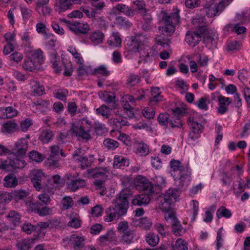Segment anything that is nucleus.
Here are the masks:
<instances>
[{
    "mask_svg": "<svg viewBox=\"0 0 250 250\" xmlns=\"http://www.w3.org/2000/svg\"><path fill=\"white\" fill-rule=\"evenodd\" d=\"M62 209L67 210L73 205V201L70 196H64L61 201Z\"/></svg>",
    "mask_w": 250,
    "mask_h": 250,
    "instance_id": "48",
    "label": "nucleus"
},
{
    "mask_svg": "<svg viewBox=\"0 0 250 250\" xmlns=\"http://www.w3.org/2000/svg\"><path fill=\"white\" fill-rule=\"evenodd\" d=\"M177 197L178 191L175 188H169L162 197L165 198V200L169 199L172 201L173 199H176Z\"/></svg>",
    "mask_w": 250,
    "mask_h": 250,
    "instance_id": "46",
    "label": "nucleus"
},
{
    "mask_svg": "<svg viewBox=\"0 0 250 250\" xmlns=\"http://www.w3.org/2000/svg\"><path fill=\"white\" fill-rule=\"evenodd\" d=\"M201 37L198 33L188 32L186 34L185 40L191 46L194 47L200 42Z\"/></svg>",
    "mask_w": 250,
    "mask_h": 250,
    "instance_id": "19",
    "label": "nucleus"
},
{
    "mask_svg": "<svg viewBox=\"0 0 250 250\" xmlns=\"http://www.w3.org/2000/svg\"><path fill=\"white\" fill-rule=\"evenodd\" d=\"M115 108V106H110L109 107L102 105L99 108L96 109V113L102 115L105 118H109L110 117L112 110Z\"/></svg>",
    "mask_w": 250,
    "mask_h": 250,
    "instance_id": "23",
    "label": "nucleus"
},
{
    "mask_svg": "<svg viewBox=\"0 0 250 250\" xmlns=\"http://www.w3.org/2000/svg\"><path fill=\"white\" fill-rule=\"evenodd\" d=\"M77 162L82 169H85L91 166L93 160L92 158H89L85 155L80 159V161H77Z\"/></svg>",
    "mask_w": 250,
    "mask_h": 250,
    "instance_id": "45",
    "label": "nucleus"
},
{
    "mask_svg": "<svg viewBox=\"0 0 250 250\" xmlns=\"http://www.w3.org/2000/svg\"><path fill=\"white\" fill-rule=\"evenodd\" d=\"M154 227L162 237H166L168 231L167 228L166 226L160 223L157 222L154 224Z\"/></svg>",
    "mask_w": 250,
    "mask_h": 250,
    "instance_id": "49",
    "label": "nucleus"
},
{
    "mask_svg": "<svg viewBox=\"0 0 250 250\" xmlns=\"http://www.w3.org/2000/svg\"><path fill=\"white\" fill-rule=\"evenodd\" d=\"M39 64L33 59L28 58L25 59L22 64L23 68L27 71H34L37 69Z\"/></svg>",
    "mask_w": 250,
    "mask_h": 250,
    "instance_id": "25",
    "label": "nucleus"
},
{
    "mask_svg": "<svg viewBox=\"0 0 250 250\" xmlns=\"http://www.w3.org/2000/svg\"><path fill=\"white\" fill-rule=\"evenodd\" d=\"M125 165V159L123 156H116L114 159L113 167L115 168H121Z\"/></svg>",
    "mask_w": 250,
    "mask_h": 250,
    "instance_id": "53",
    "label": "nucleus"
},
{
    "mask_svg": "<svg viewBox=\"0 0 250 250\" xmlns=\"http://www.w3.org/2000/svg\"><path fill=\"white\" fill-rule=\"evenodd\" d=\"M188 123L191 129L189 133L188 141L189 144L194 145L196 140L200 137V134L202 132L203 126L190 119L188 120Z\"/></svg>",
    "mask_w": 250,
    "mask_h": 250,
    "instance_id": "8",
    "label": "nucleus"
},
{
    "mask_svg": "<svg viewBox=\"0 0 250 250\" xmlns=\"http://www.w3.org/2000/svg\"><path fill=\"white\" fill-rule=\"evenodd\" d=\"M4 185L8 188H13L18 185V181L14 174H10L4 179Z\"/></svg>",
    "mask_w": 250,
    "mask_h": 250,
    "instance_id": "35",
    "label": "nucleus"
},
{
    "mask_svg": "<svg viewBox=\"0 0 250 250\" xmlns=\"http://www.w3.org/2000/svg\"><path fill=\"white\" fill-rule=\"evenodd\" d=\"M84 238L82 236H79L76 234H73L71 236L70 241L73 245L75 250H81L84 247Z\"/></svg>",
    "mask_w": 250,
    "mask_h": 250,
    "instance_id": "21",
    "label": "nucleus"
},
{
    "mask_svg": "<svg viewBox=\"0 0 250 250\" xmlns=\"http://www.w3.org/2000/svg\"><path fill=\"white\" fill-rule=\"evenodd\" d=\"M160 199L161 202V208L164 212L172 209L171 208L172 201L169 200V199L165 200V198L162 197Z\"/></svg>",
    "mask_w": 250,
    "mask_h": 250,
    "instance_id": "52",
    "label": "nucleus"
},
{
    "mask_svg": "<svg viewBox=\"0 0 250 250\" xmlns=\"http://www.w3.org/2000/svg\"><path fill=\"white\" fill-rule=\"evenodd\" d=\"M191 169L187 165L182 167L177 173V176H173L178 181L179 188L185 190L189 185L191 181Z\"/></svg>",
    "mask_w": 250,
    "mask_h": 250,
    "instance_id": "5",
    "label": "nucleus"
},
{
    "mask_svg": "<svg viewBox=\"0 0 250 250\" xmlns=\"http://www.w3.org/2000/svg\"><path fill=\"white\" fill-rule=\"evenodd\" d=\"M12 199V196L8 192L0 191V204L7 203Z\"/></svg>",
    "mask_w": 250,
    "mask_h": 250,
    "instance_id": "64",
    "label": "nucleus"
},
{
    "mask_svg": "<svg viewBox=\"0 0 250 250\" xmlns=\"http://www.w3.org/2000/svg\"><path fill=\"white\" fill-rule=\"evenodd\" d=\"M68 51L72 55L74 58L76 59V62L80 64H83V60L80 56V54L77 52L75 48L70 47Z\"/></svg>",
    "mask_w": 250,
    "mask_h": 250,
    "instance_id": "61",
    "label": "nucleus"
},
{
    "mask_svg": "<svg viewBox=\"0 0 250 250\" xmlns=\"http://www.w3.org/2000/svg\"><path fill=\"white\" fill-rule=\"evenodd\" d=\"M175 115H177L176 119L171 118L169 114L166 113H160L157 118L159 124L163 126L165 128H182L183 124L180 120V116L182 113V110L180 108H176L174 110Z\"/></svg>",
    "mask_w": 250,
    "mask_h": 250,
    "instance_id": "3",
    "label": "nucleus"
},
{
    "mask_svg": "<svg viewBox=\"0 0 250 250\" xmlns=\"http://www.w3.org/2000/svg\"><path fill=\"white\" fill-rule=\"evenodd\" d=\"M67 27L77 35L87 34L90 29V26L87 23L77 21L67 22Z\"/></svg>",
    "mask_w": 250,
    "mask_h": 250,
    "instance_id": "10",
    "label": "nucleus"
},
{
    "mask_svg": "<svg viewBox=\"0 0 250 250\" xmlns=\"http://www.w3.org/2000/svg\"><path fill=\"white\" fill-rule=\"evenodd\" d=\"M135 147L136 153L139 154L141 156H145L148 154L149 148L147 144L143 142L138 143L135 144Z\"/></svg>",
    "mask_w": 250,
    "mask_h": 250,
    "instance_id": "34",
    "label": "nucleus"
},
{
    "mask_svg": "<svg viewBox=\"0 0 250 250\" xmlns=\"http://www.w3.org/2000/svg\"><path fill=\"white\" fill-rule=\"evenodd\" d=\"M34 241L32 239H25L19 241L16 244L18 250H29L32 247Z\"/></svg>",
    "mask_w": 250,
    "mask_h": 250,
    "instance_id": "28",
    "label": "nucleus"
},
{
    "mask_svg": "<svg viewBox=\"0 0 250 250\" xmlns=\"http://www.w3.org/2000/svg\"><path fill=\"white\" fill-rule=\"evenodd\" d=\"M153 181L154 182V184L152 185L154 187L155 192H156V188H163L165 186V179L161 176H155L153 179Z\"/></svg>",
    "mask_w": 250,
    "mask_h": 250,
    "instance_id": "54",
    "label": "nucleus"
},
{
    "mask_svg": "<svg viewBox=\"0 0 250 250\" xmlns=\"http://www.w3.org/2000/svg\"><path fill=\"white\" fill-rule=\"evenodd\" d=\"M31 95L34 96H39L44 93V88L38 82H34L31 86Z\"/></svg>",
    "mask_w": 250,
    "mask_h": 250,
    "instance_id": "27",
    "label": "nucleus"
},
{
    "mask_svg": "<svg viewBox=\"0 0 250 250\" xmlns=\"http://www.w3.org/2000/svg\"><path fill=\"white\" fill-rule=\"evenodd\" d=\"M55 97L62 101H65L68 91L66 89H57L54 92Z\"/></svg>",
    "mask_w": 250,
    "mask_h": 250,
    "instance_id": "57",
    "label": "nucleus"
},
{
    "mask_svg": "<svg viewBox=\"0 0 250 250\" xmlns=\"http://www.w3.org/2000/svg\"><path fill=\"white\" fill-rule=\"evenodd\" d=\"M170 164L171 167L173 169L172 173L173 176H177L178 172L181 170L182 167H184V165H183L182 163L178 160H172L170 161Z\"/></svg>",
    "mask_w": 250,
    "mask_h": 250,
    "instance_id": "43",
    "label": "nucleus"
},
{
    "mask_svg": "<svg viewBox=\"0 0 250 250\" xmlns=\"http://www.w3.org/2000/svg\"><path fill=\"white\" fill-rule=\"evenodd\" d=\"M18 129V125L15 122L8 121L3 124L1 131L3 133H12Z\"/></svg>",
    "mask_w": 250,
    "mask_h": 250,
    "instance_id": "24",
    "label": "nucleus"
},
{
    "mask_svg": "<svg viewBox=\"0 0 250 250\" xmlns=\"http://www.w3.org/2000/svg\"><path fill=\"white\" fill-rule=\"evenodd\" d=\"M188 243L182 238H178L174 245V249L176 250H188Z\"/></svg>",
    "mask_w": 250,
    "mask_h": 250,
    "instance_id": "47",
    "label": "nucleus"
},
{
    "mask_svg": "<svg viewBox=\"0 0 250 250\" xmlns=\"http://www.w3.org/2000/svg\"><path fill=\"white\" fill-rule=\"evenodd\" d=\"M106 216L104 221L110 222L120 218L125 214V191L123 189L115 200V206L110 207L105 210Z\"/></svg>",
    "mask_w": 250,
    "mask_h": 250,
    "instance_id": "1",
    "label": "nucleus"
},
{
    "mask_svg": "<svg viewBox=\"0 0 250 250\" xmlns=\"http://www.w3.org/2000/svg\"><path fill=\"white\" fill-rule=\"evenodd\" d=\"M53 136L54 134L52 130L44 129L41 132L39 140L42 143H48L52 140Z\"/></svg>",
    "mask_w": 250,
    "mask_h": 250,
    "instance_id": "33",
    "label": "nucleus"
},
{
    "mask_svg": "<svg viewBox=\"0 0 250 250\" xmlns=\"http://www.w3.org/2000/svg\"><path fill=\"white\" fill-rule=\"evenodd\" d=\"M99 240L101 243H105L107 241L114 242L116 241L115 233L112 229H110L105 234L101 235Z\"/></svg>",
    "mask_w": 250,
    "mask_h": 250,
    "instance_id": "32",
    "label": "nucleus"
},
{
    "mask_svg": "<svg viewBox=\"0 0 250 250\" xmlns=\"http://www.w3.org/2000/svg\"><path fill=\"white\" fill-rule=\"evenodd\" d=\"M94 74L95 75L101 74L104 76H108L110 75V71L107 70L105 65H101L94 69Z\"/></svg>",
    "mask_w": 250,
    "mask_h": 250,
    "instance_id": "50",
    "label": "nucleus"
},
{
    "mask_svg": "<svg viewBox=\"0 0 250 250\" xmlns=\"http://www.w3.org/2000/svg\"><path fill=\"white\" fill-rule=\"evenodd\" d=\"M67 188L70 191H75L79 188L85 186V182L83 179L70 180L66 182Z\"/></svg>",
    "mask_w": 250,
    "mask_h": 250,
    "instance_id": "20",
    "label": "nucleus"
},
{
    "mask_svg": "<svg viewBox=\"0 0 250 250\" xmlns=\"http://www.w3.org/2000/svg\"><path fill=\"white\" fill-rule=\"evenodd\" d=\"M6 217L15 226L19 225L21 222V216L18 212L15 210L10 211Z\"/></svg>",
    "mask_w": 250,
    "mask_h": 250,
    "instance_id": "26",
    "label": "nucleus"
},
{
    "mask_svg": "<svg viewBox=\"0 0 250 250\" xmlns=\"http://www.w3.org/2000/svg\"><path fill=\"white\" fill-rule=\"evenodd\" d=\"M142 97L133 98L132 96L126 95V103L128 102L130 104L127 105L126 104V114L127 115L128 118L133 119L135 118V114L136 111L133 108L135 105V100H139Z\"/></svg>",
    "mask_w": 250,
    "mask_h": 250,
    "instance_id": "15",
    "label": "nucleus"
},
{
    "mask_svg": "<svg viewBox=\"0 0 250 250\" xmlns=\"http://www.w3.org/2000/svg\"><path fill=\"white\" fill-rule=\"evenodd\" d=\"M119 146V143L110 138L105 139L103 142V146L109 150H114Z\"/></svg>",
    "mask_w": 250,
    "mask_h": 250,
    "instance_id": "37",
    "label": "nucleus"
},
{
    "mask_svg": "<svg viewBox=\"0 0 250 250\" xmlns=\"http://www.w3.org/2000/svg\"><path fill=\"white\" fill-rule=\"evenodd\" d=\"M235 21H239L242 24H245L250 21V9H246L241 14H237Z\"/></svg>",
    "mask_w": 250,
    "mask_h": 250,
    "instance_id": "29",
    "label": "nucleus"
},
{
    "mask_svg": "<svg viewBox=\"0 0 250 250\" xmlns=\"http://www.w3.org/2000/svg\"><path fill=\"white\" fill-rule=\"evenodd\" d=\"M80 2V0H59V2L56 4L55 10L61 13L70 9L73 4H78Z\"/></svg>",
    "mask_w": 250,
    "mask_h": 250,
    "instance_id": "16",
    "label": "nucleus"
},
{
    "mask_svg": "<svg viewBox=\"0 0 250 250\" xmlns=\"http://www.w3.org/2000/svg\"><path fill=\"white\" fill-rule=\"evenodd\" d=\"M130 40L128 41L127 44L130 47L128 52L140 53V57L141 60L139 61V62H148L152 57V55H150V52H148L146 49L143 48L142 44L138 37H132L130 38Z\"/></svg>",
    "mask_w": 250,
    "mask_h": 250,
    "instance_id": "4",
    "label": "nucleus"
},
{
    "mask_svg": "<svg viewBox=\"0 0 250 250\" xmlns=\"http://www.w3.org/2000/svg\"><path fill=\"white\" fill-rule=\"evenodd\" d=\"M226 6L225 1H220L217 2L215 0H211L206 2L204 5V9L208 17L216 16L221 13Z\"/></svg>",
    "mask_w": 250,
    "mask_h": 250,
    "instance_id": "6",
    "label": "nucleus"
},
{
    "mask_svg": "<svg viewBox=\"0 0 250 250\" xmlns=\"http://www.w3.org/2000/svg\"><path fill=\"white\" fill-rule=\"evenodd\" d=\"M135 188L139 191H144L146 194H154V187L146 178L139 176L136 178L134 183Z\"/></svg>",
    "mask_w": 250,
    "mask_h": 250,
    "instance_id": "7",
    "label": "nucleus"
},
{
    "mask_svg": "<svg viewBox=\"0 0 250 250\" xmlns=\"http://www.w3.org/2000/svg\"><path fill=\"white\" fill-rule=\"evenodd\" d=\"M103 100L107 104H112L111 106H115V108L116 106L115 101V96L110 95L107 92H104L103 93Z\"/></svg>",
    "mask_w": 250,
    "mask_h": 250,
    "instance_id": "59",
    "label": "nucleus"
},
{
    "mask_svg": "<svg viewBox=\"0 0 250 250\" xmlns=\"http://www.w3.org/2000/svg\"><path fill=\"white\" fill-rule=\"evenodd\" d=\"M160 17L162 18L161 22L164 25L160 27L159 30L163 34L167 36H171L175 31V24L179 21V15L178 10L171 14L161 12Z\"/></svg>",
    "mask_w": 250,
    "mask_h": 250,
    "instance_id": "2",
    "label": "nucleus"
},
{
    "mask_svg": "<svg viewBox=\"0 0 250 250\" xmlns=\"http://www.w3.org/2000/svg\"><path fill=\"white\" fill-rule=\"evenodd\" d=\"M140 82V77L137 75L130 74L128 76L127 79V87L134 86Z\"/></svg>",
    "mask_w": 250,
    "mask_h": 250,
    "instance_id": "44",
    "label": "nucleus"
},
{
    "mask_svg": "<svg viewBox=\"0 0 250 250\" xmlns=\"http://www.w3.org/2000/svg\"><path fill=\"white\" fill-rule=\"evenodd\" d=\"M27 148L28 141L25 138H21L16 142L11 150V153L14 155L23 156L25 154Z\"/></svg>",
    "mask_w": 250,
    "mask_h": 250,
    "instance_id": "12",
    "label": "nucleus"
},
{
    "mask_svg": "<svg viewBox=\"0 0 250 250\" xmlns=\"http://www.w3.org/2000/svg\"><path fill=\"white\" fill-rule=\"evenodd\" d=\"M15 156V158L12 159L9 158L6 160L5 166H6L7 171H12L14 169L16 168H22L26 165L23 156Z\"/></svg>",
    "mask_w": 250,
    "mask_h": 250,
    "instance_id": "11",
    "label": "nucleus"
},
{
    "mask_svg": "<svg viewBox=\"0 0 250 250\" xmlns=\"http://www.w3.org/2000/svg\"><path fill=\"white\" fill-rule=\"evenodd\" d=\"M85 151L84 149L79 148L77 149L73 153V158L76 162L80 161V159L85 156Z\"/></svg>",
    "mask_w": 250,
    "mask_h": 250,
    "instance_id": "62",
    "label": "nucleus"
},
{
    "mask_svg": "<svg viewBox=\"0 0 250 250\" xmlns=\"http://www.w3.org/2000/svg\"><path fill=\"white\" fill-rule=\"evenodd\" d=\"M192 23L196 28H203L202 30H204L206 27L205 18L204 16L196 15L192 18Z\"/></svg>",
    "mask_w": 250,
    "mask_h": 250,
    "instance_id": "31",
    "label": "nucleus"
},
{
    "mask_svg": "<svg viewBox=\"0 0 250 250\" xmlns=\"http://www.w3.org/2000/svg\"><path fill=\"white\" fill-rule=\"evenodd\" d=\"M70 131L79 139L83 140H89L91 139L89 129H86L82 125H76L73 124L70 128Z\"/></svg>",
    "mask_w": 250,
    "mask_h": 250,
    "instance_id": "14",
    "label": "nucleus"
},
{
    "mask_svg": "<svg viewBox=\"0 0 250 250\" xmlns=\"http://www.w3.org/2000/svg\"><path fill=\"white\" fill-rule=\"evenodd\" d=\"M231 215L232 213L230 210L224 206L220 207L216 211V216L219 219L222 217L229 218Z\"/></svg>",
    "mask_w": 250,
    "mask_h": 250,
    "instance_id": "39",
    "label": "nucleus"
},
{
    "mask_svg": "<svg viewBox=\"0 0 250 250\" xmlns=\"http://www.w3.org/2000/svg\"><path fill=\"white\" fill-rule=\"evenodd\" d=\"M121 42V39L118 33H113L107 41V43L110 46L114 47L120 46Z\"/></svg>",
    "mask_w": 250,
    "mask_h": 250,
    "instance_id": "38",
    "label": "nucleus"
},
{
    "mask_svg": "<svg viewBox=\"0 0 250 250\" xmlns=\"http://www.w3.org/2000/svg\"><path fill=\"white\" fill-rule=\"evenodd\" d=\"M146 240L147 243L151 247H154L159 242V237L153 233H149L146 235Z\"/></svg>",
    "mask_w": 250,
    "mask_h": 250,
    "instance_id": "40",
    "label": "nucleus"
},
{
    "mask_svg": "<svg viewBox=\"0 0 250 250\" xmlns=\"http://www.w3.org/2000/svg\"><path fill=\"white\" fill-rule=\"evenodd\" d=\"M152 98L150 101L151 102H159L162 100L163 97L160 94V88L158 87H154L151 89Z\"/></svg>",
    "mask_w": 250,
    "mask_h": 250,
    "instance_id": "42",
    "label": "nucleus"
},
{
    "mask_svg": "<svg viewBox=\"0 0 250 250\" xmlns=\"http://www.w3.org/2000/svg\"><path fill=\"white\" fill-rule=\"evenodd\" d=\"M218 36L216 33L212 35H207L204 36V42L210 48H215L217 43Z\"/></svg>",
    "mask_w": 250,
    "mask_h": 250,
    "instance_id": "22",
    "label": "nucleus"
},
{
    "mask_svg": "<svg viewBox=\"0 0 250 250\" xmlns=\"http://www.w3.org/2000/svg\"><path fill=\"white\" fill-rule=\"evenodd\" d=\"M55 158L49 156L46 161V165L51 168L55 169L60 167V164L58 160H55Z\"/></svg>",
    "mask_w": 250,
    "mask_h": 250,
    "instance_id": "63",
    "label": "nucleus"
},
{
    "mask_svg": "<svg viewBox=\"0 0 250 250\" xmlns=\"http://www.w3.org/2000/svg\"><path fill=\"white\" fill-rule=\"evenodd\" d=\"M28 208L32 212L42 217L49 215L52 211L50 207L44 206L41 203L34 200L29 202Z\"/></svg>",
    "mask_w": 250,
    "mask_h": 250,
    "instance_id": "9",
    "label": "nucleus"
},
{
    "mask_svg": "<svg viewBox=\"0 0 250 250\" xmlns=\"http://www.w3.org/2000/svg\"><path fill=\"white\" fill-rule=\"evenodd\" d=\"M172 230L176 236H181L186 232V229L182 227L178 220L173 222L172 224Z\"/></svg>",
    "mask_w": 250,
    "mask_h": 250,
    "instance_id": "36",
    "label": "nucleus"
},
{
    "mask_svg": "<svg viewBox=\"0 0 250 250\" xmlns=\"http://www.w3.org/2000/svg\"><path fill=\"white\" fill-rule=\"evenodd\" d=\"M29 157L31 160L38 163L42 162L44 158L41 154L35 151H32L30 152L29 155Z\"/></svg>",
    "mask_w": 250,
    "mask_h": 250,
    "instance_id": "56",
    "label": "nucleus"
},
{
    "mask_svg": "<svg viewBox=\"0 0 250 250\" xmlns=\"http://www.w3.org/2000/svg\"><path fill=\"white\" fill-rule=\"evenodd\" d=\"M164 212H165V219L167 222L170 221L172 224L173 222H175L177 220L175 216V212L173 209Z\"/></svg>",
    "mask_w": 250,
    "mask_h": 250,
    "instance_id": "55",
    "label": "nucleus"
},
{
    "mask_svg": "<svg viewBox=\"0 0 250 250\" xmlns=\"http://www.w3.org/2000/svg\"><path fill=\"white\" fill-rule=\"evenodd\" d=\"M104 37V33L98 30L91 34L90 39L94 44L98 45L103 42Z\"/></svg>",
    "mask_w": 250,
    "mask_h": 250,
    "instance_id": "30",
    "label": "nucleus"
},
{
    "mask_svg": "<svg viewBox=\"0 0 250 250\" xmlns=\"http://www.w3.org/2000/svg\"><path fill=\"white\" fill-rule=\"evenodd\" d=\"M142 114L147 119H153L155 114V110L153 107H146L142 111Z\"/></svg>",
    "mask_w": 250,
    "mask_h": 250,
    "instance_id": "51",
    "label": "nucleus"
},
{
    "mask_svg": "<svg viewBox=\"0 0 250 250\" xmlns=\"http://www.w3.org/2000/svg\"><path fill=\"white\" fill-rule=\"evenodd\" d=\"M60 60V57L57 55L56 51H53L50 54V61L52 62V67L56 73H60L61 69L58 66V61Z\"/></svg>",
    "mask_w": 250,
    "mask_h": 250,
    "instance_id": "41",
    "label": "nucleus"
},
{
    "mask_svg": "<svg viewBox=\"0 0 250 250\" xmlns=\"http://www.w3.org/2000/svg\"><path fill=\"white\" fill-rule=\"evenodd\" d=\"M92 176L94 178H100V179H106L107 175L106 170L104 169H98L93 171Z\"/></svg>",
    "mask_w": 250,
    "mask_h": 250,
    "instance_id": "60",
    "label": "nucleus"
},
{
    "mask_svg": "<svg viewBox=\"0 0 250 250\" xmlns=\"http://www.w3.org/2000/svg\"><path fill=\"white\" fill-rule=\"evenodd\" d=\"M219 106L217 108V113L220 114H224L228 110V106L232 102V99L223 96L220 97L219 99Z\"/></svg>",
    "mask_w": 250,
    "mask_h": 250,
    "instance_id": "17",
    "label": "nucleus"
},
{
    "mask_svg": "<svg viewBox=\"0 0 250 250\" xmlns=\"http://www.w3.org/2000/svg\"><path fill=\"white\" fill-rule=\"evenodd\" d=\"M197 62L199 67H205L208 66V58L204 54H200L199 55Z\"/></svg>",
    "mask_w": 250,
    "mask_h": 250,
    "instance_id": "58",
    "label": "nucleus"
},
{
    "mask_svg": "<svg viewBox=\"0 0 250 250\" xmlns=\"http://www.w3.org/2000/svg\"><path fill=\"white\" fill-rule=\"evenodd\" d=\"M153 194H146L144 193L143 194L138 195L133 199L132 204L134 205L137 206L147 205L149 203Z\"/></svg>",
    "mask_w": 250,
    "mask_h": 250,
    "instance_id": "18",
    "label": "nucleus"
},
{
    "mask_svg": "<svg viewBox=\"0 0 250 250\" xmlns=\"http://www.w3.org/2000/svg\"><path fill=\"white\" fill-rule=\"evenodd\" d=\"M45 177V173L41 169H34L30 173V178L34 187L39 191L42 188L41 181Z\"/></svg>",
    "mask_w": 250,
    "mask_h": 250,
    "instance_id": "13",
    "label": "nucleus"
}]
</instances>
